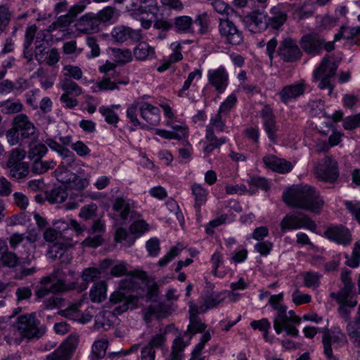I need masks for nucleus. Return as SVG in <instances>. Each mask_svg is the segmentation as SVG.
<instances>
[{
  "label": "nucleus",
  "instance_id": "1",
  "mask_svg": "<svg viewBox=\"0 0 360 360\" xmlns=\"http://www.w3.org/2000/svg\"><path fill=\"white\" fill-rule=\"evenodd\" d=\"M283 200L291 207L306 210L314 213H319L323 200L319 193L308 185L298 186L291 188L283 193Z\"/></svg>",
  "mask_w": 360,
  "mask_h": 360
},
{
  "label": "nucleus",
  "instance_id": "2",
  "mask_svg": "<svg viewBox=\"0 0 360 360\" xmlns=\"http://www.w3.org/2000/svg\"><path fill=\"white\" fill-rule=\"evenodd\" d=\"M136 277L131 276L120 282L118 290L111 294L110 302L114 306V314H122L129 309H134L137 305L138 297L130 293L136 287Z\"/></svg>",
  "mask_w": 360,
  "mask_h": 360
},
{
  "label": "nucleus",
  "instance_id": "3",
  "mask_svg": "<svg viewBox=\"0 0 360 360\" xmlns=\"http://www.w3.org/2000/svg\"><path fill=\"white\" fill-rule=\"evenodd\" d=\"M338 65L334 61L329 60L328 57L323 58L320 65L314 72V80L319 82L320 89H328V95H331L334 89L332 79L336 74Z\"/></svg>",
  "mask_w": 360,
  "mask_h": 360
},
{
  "label": "nucleus",
  "instance_id": "4",
  "mask_svg": "<svg viewBox=\"0 0 360 360\" xmlns=\"http://www.w3.org/2000/svg\"><path fill=\"white\" fill-rule=\"evenodd\" d=\"M39 321L34 314L22 315L18 318L15 327L20 333L27 338H39L46 331L44 326H39Z\"/></svg>",
  "mask_w": 360,
  "mask_h": 360
},
{
  "label": "nucleus",
  "instance_id": "5",
  "mask_svg": "<svg viewBox=\"0 0 360 360\" xmlns=\"http://www.w3.org/2000/svg\"><path fill=\"white\" fill-rule=\"evenodd\" d=\"M306 228L312 231L316 229L315 222L307 215L301 212H294L286 214L281 221V229L283 232L287 230Z\"/></svg>",
  "mask_w": 360,
  "mask_h": 360
},
{
  "label": "nucleus",
  "instance_id": "6",
  "mask_svg": "<svg viewBox=\"0 0 360 360\" xmlns=\"http://www.w3.org/2000/svg\"><path fill=\"white\" fill-rule=\"evenodd\" d=\"M146 2L132 1L129 6H127V8L134 18L141 21L143 28L148 29L152 25V19L146 20V18L150 14L154 17L158 9L156 6L147 5Z\"/></svg>",
  "mask_w": 360,
  "mask_h": 360
},
{
  "label": "nucleus",
  "instance_id": "7",
  "mask_svg": "<svg viewBox=\"0 0 360 360\" xmlns=\"http://www.w3.org/2000/svg\"><path fill=\"white\" fill-rule=\"evenodd\" d=\"M134 202L123 197L115 198L112 209L114 212V219L121 224L136 218L137 213L134 210Z\"/></svg>",
  "mask_w": 360,
  "mask_h": 360
},
{
  "label": "nucleus",
  "instance_id": "8",
  "mask_svg": "<svg viewBox=\"0 0 360 360\" xmlns=\"http://www.w3.org/2000/svg\"><path fill=\"white\" fill-rule=\"evenodd\" d=\"M65 273L59 269H55L50 275L44 276L40 284H50L53 293L65 292L77 288V282L68 283L63 278Z\"/></svg>",
  "mask_w": 360,
  "mask_h": 360
},
{
  "label": "nucleus",
  "instance_id": "9",
  "mask_svg": "<svg viewBox=\"0 0 360 360\" xmlns=\"http://www.w3.org/2000/svg\"><path fill=\"white\" fill-rule=\"evenodd\" d=\"M314 172L320 180L333 183L339 176L338 162L331 156H326L314 166Z\"/></svg>",
  "mask_w": 360,
  "mask_h": 360
},
{
  "label": "nucleus",
  "instance_id": "10",
  "mask_svg": "<svg viewBox=\"0 0 360 360\" xmlns=\"http://www.w3.org/2000/svg\"><path fill=\"white\" fill-rule=\"evenodd\" d=\"M274 309L277 311V315L274 320V328L277 334L285 330L288 335L298 336V330L291 324L288 323L287 308L283 304L275 305Z\"/></svg>",
  "mask_w": 360,
  "mask_h": 360
},
{
  "label": "nucleus",
  "instance_id": "11",
  "mask_svg": "<svg viewBox=\"0 0 360 360\" xmlns=\"http://www.w3.org/2000/svg\"><path fill=\"white\" fill-rule=\"evenodd\" d=\"M278 54L286 63H292L300 60L302 56L296 41L291 38L284 39L278 49Z\"/></svg>",
  "mask_w": 360,
  "mask_h": 360
},
{
  "label": "nucleus",
  "instance_id": "12",
  "mask_svg": "<svg viewBox=\"0 0 360 360\" xmlns=\"http://www.w3.org/2000/svg\"><path fill=\"white\" fill-rule=\"evenodd\" d=\"M219 32L224 36L228 43L232 45H239L243 41V35L235 24L229 19H219Z\"/></svg>",
  "mask_w": 360,
  "mask_h": 360
},
{
  "label": "nucleus",
  "instance_id": "13",
  "mask_svg": "<svg viewBox=\"0 0 360 360\" xmlns=\"http://www.w3.org/2000/svg\"><path fill=\"white\" fill-rule=\"evenodd\" d=\"M207 79L209 84L213 86L219 94H222L228 86L229 75L225 68L220 66L217 69L208 70Z\"/></svg>",
  "mask_w": 360,
  "mask_h": 360
},
{
  "label": "nucleus",
  "instance_id": "14",
  "mask_svg": "<svg viewBox=\"0 0 360 360\" xmlns=\"http://www.w3.org/2000/svg\"><path fill=\"white\" fill-rule=\"evenodd\" d=\"M13 128L18 132L22 139H30L36 134V127L25 114L17 115L13 120Z\"/></svg>",
  "mask_w": 360,
  "mask_h": 360
},
{
  "label": "nucleus",
  "instance_id": "15",
  "mask_svg": "<svg viewBox=\"0 0 360 360\" xmlns=\"http://www.w3.org/2000/svg\"><path fill=\"white\" fill-rule=\"evenodd\" d=\"M324 236L329 240L345 246L349 245L352 240L350 231L343 226L329 227L324 232Z\"/></svg>",
  "mask_w": 360,
  "mask_h": 360
},
{
  "label": "nucleus",
  "instance_id": "16",
  "mask_svg": "<svg viewBox=\"0 0 360 360\" xmlns=\"http://www.w3.org/2000/svg\"><path fill=\"white\" fill-rule=\"evenodd\" d=\"M248 30L254 33L260 32L269 25V18L263 12L255 10L246 16Z\"/></svg>",
  "mask_w": 360,
  "mask_h": 360
},
{
  "label": "nucleus",
  "instance_id": "17",
  "mask_svg": "<svg viewBox=\"0 0 360 360\" xmlns=\"http://www.w3.org/2000/svg\"><path fill=\"white\" fill-rule=\"evenodd\" d=\"M306 87L307 84L304 80H300L291 85L285 86L279 93L281 100L283 103H287L292 99L297 98L303 95Z\"/></svg>",
  "mask_w": 360,
  "mask_h": 360
},
{
  "label": "nucleus",
  "instance_id": "18",
  "mask_svg": "<svg viewBox=\"0 0 360 360\" xmlns=\"http://www.w3.org/2000/svg\"><path fill=\"white\" fill-rule=\"evenodd\" d=\"M300 44L307 53L316 55L323 50V39L316 34L304 35L300 40Z\"/></svg>",
  "mask_w": 360,
  "mask_h": 360
},
{
  "label": "nucleus",
  "instance_id": "19",
  "mask_svg": "<svg viewBox=\"0 0 360 360\" xmlns=\"http://www.w3.org/2000/svg\"><path fill=\"white\" fill-rule=\"evenodd\" d=\"M261 116L263 119V125L266 133L267 134L269 139L276 143L278 131V126L275 120V117L269 108H265L261 111Z\"/></svg>",
  "mask_w": 360,
  "mask_h": 360
},
{
  "label": "nucleus",
  "instance_id": "20",
  "mask_svg": "<svg viewBox=\"0 0 360 360\" xmlns=\"http://www.w3.org/2000/svg\"><path fill=\"white\" fill-rule=\"evenodd\" d=\"M111 34L117 42L126 41L129 38L134 41H139L141 39V30H134L123 25L115 27Z\"/></svg>",
  "mask_w": 360,
  "mask_h": 360
},
{
  "label": "nucleus",
  "instance_id": "21",
  "mask_svg": "<svg viewBox=\"0 0 360 360\" xmlns=\"http://www.w3.org/2000/svg\"><path fill=\"white\" fill-rule=\"evenodd\" d=\"M81 304V302L72 304L66 309L59 311L58 314L61 316L79 321L82 323H87L91 320L92 316L89 314H82L79 309Z\"/></svg>",
  "mask_w": 360,
  "mask_h": 360
},
{
  "label": "nucleus",
  "instance_id": "22",
  "mask_svg": "<svg viewBox=\"0 0 360 360\" xmlns=\"http://www.w3.org/2000/svg\"><path fill=\"white\" fill-rule=\"evenodd\" d=\"M263 162L267 167L279 173H287L292 168L290 162L278 158L273 155L265 156L263 158Z\"/></svg>",
  "mask_w": 360,
  "mask_h": 360
},
{
  "label": "nucleus",
  "instance_id": "23",
  "mask_svg": "<svg viewBox=\"0 0 360 360\" xmlns=\"http://www.w3.org/2000/svg\"><path fill=\"white\" fill-rule=\"evenodd\" d=\"M167 307L162 302H153L143 310V318L146 322H150L153 317L162 319L167 316Z\"/></svg>",
  "mask_w": 360,
  "mask_h": 360
},
{
  "label": "nucleus",
  "instance_id": "24",
  "mask_svg": "<svg viewBox=\"0 0 360 360\" xmlns=\"http://www.w3.org/2000/svg\"><path fill=\"white\" fill-rule=\"evenodd\" d=\"M101 22L96 14L87 13L83 15L79 22L80 30L87 33L98 32L100 30Z\"/></svg>",
  "mask_w": 360,
  "mask_h": 360
},
{
  "label": "nucleus",
  "instance_id": "25",
  "mask_svg": "<svg viewBox=\"0 0 360 360\" xmlns=\"http://www.w3.org/2000/svg\"><path fill=\"white\" fill-rule=\"evenodd\" d=\"M141 115L149 124L156 125L160 122L158 108L148 103H143L140 108Z\"/></svg>",
  "mask_w": 360,
  "mask_h": 360
},
{
  "label": "nucleus",
  "instance_id": "26",
  "mask_svg": "<svg viewBox=\"0 0 360 360\" xmlns=\"http://www.w3.org/2000/svg\"><path fill=\"white\" fill-rule=\"evenodd\" d=\"M221 293L207 290L202 297L203 306L201 307V312L204 313L210 309L214 308L223 301L221 298Z\"/></svg>",
  "mask_w": 360,
  "mask_h": 360
},
{
  "label": "nucleus",
  "instance_id": "27",
  "mask_svg": "<svg viewBox=\"0 0 360 360\" xmlns=\"http://www.w3.org/2000/svg\"><path fill=\"white\" fill-rule=\"evenodd\" d=\"M9 168V176L15 180H21L26 178L30 173V167L27 162H22L13 164V166H7Z\"/></svg>",
  "mask_w": 360,
  "mask_h": 360
},
{
  "label": "nucleus",
  "instance_id": "28",
  "mask_svg": "<svg viewBox=\"0 0 360 360\" xmlns=\"http://www.w3.org/2000/svg\"><path fill=\"white\" fill-rule=\"evenodd\" d=\"M134 57L139 60L155 57L154 48L146 42H140L134 50Z\"/></svg>",
  "mask_w": 360,
  "mask_h": 360
},
{
  "label": "nucleus",
  "instance_id": "29",
  "mask_svg": "<svg viewBox=\"0 0 360 360\" xmlns=\"http://www.w3.org/2000/svg\"><path fill=\"white\" fill-rule=\"evenodd\" d=\"M191 188L192 194L194 196L195 207L199 212L201 206L207 201V191L202 185L198 184H192Z\"/></svg>",
  "mask_w": 360,
  "mask_h": 360
},
{
  "label": "nucleus",
  "instance_id": "30",
  "mask_svg": "<svg viewBox=\"0 0 360 360\" xmlns=\"http://www.w3.org/2000/svg\"><path fill=\"white\" fill-rule=\"evenodd\" d=\"M108 347V341L105 339L95 341L91 347L90 357L92 360L103 359Z\"/></svg>",
  "mask_w": 360,
  "mask_h": 360
},
{
  "label": "nucleus",
  "instance_id": "31",
  "mask_svg": "<svg viewBox=\"0 0 360 360\" xmlns=\"http://www.w3.org/2000/svg\"><path fill=\"white\" fill-rule=\"evenodd\" d=\"M106 283L104 281L96 283L91 289L90 297L94 302H101L106 297Z\"/></svg>",
  "mask_w": 360,
  "mask_h": 360
},
{
  "label": "nucleus",
  "instance_id": "32",
  "mask_svg": "<svg viewBox=\"0 0 360 360\" xmlns=\"http://www.w3.org/2000/svg\"><path fill=\"white\" fill-rule=\"evenodd\" d=\"M56 165L53 160H32L31 171L36 174H41L53 169Z\"/></svg>",
  "mask_w": 360,
  "mask_h": 360
},
{
  "label": "nucleus",
  "instance_id": "33",
  "mask_svg": "<svg viewBox=\"0 0 360 360\" xmlns=\"http://www.w3.org/2000/svg\"><path fill=\"white\" fill-rule=\"evenodd\" d=\"M193 19L186 15L177 17L175 18L174 25L177 30L183 33H193Z\"/></svg>",
  "mask_w": 360,
  "mask_h": 360
},
{
  "label": "nucleus",
  "instance_id": "34",
  "mask_svg": "<svg viewBox=\"0 0 360 360\" xmlns=\"http://www.w3.org/2000/svg\"><path fill=\"white\" fill-rule=\"evenodd\" d=\"M271 13L272 16L269 18V25H270L273 29L277 30L286 21L287 15L276 7L272 8L271 9Z\"/></svg>",
  "mask_w": 360,
  "mask_h": 360
},
{
  "label": "nucleus",
  "instance_id": "35",
  "mask_svg": "<svg viewBox=\"0 0 360 360\" xmlns=\"http://www.w3.org/2000/svg\"><path fill=\"white\" fill-rule=\"evenodd\" d=\"M340 336H341V338L344 337V335L340 331L338 332V335L337 336L331 335L329 331L325 332L323 335L322 342L324 348V354L330 360L333 359L331 342L338 341V340L340 339Z\"/></svg>",
  "mask_w": 360,
  "mask_h": 360
},
{
  "label": "nucleus",
  "instance_id": "36",
  "mask_svg": "<svg viewBox=\"0 0 360 360\" xmlns=\"http://www.w3.org/2000/svg\"><path fill=\"white\" fill-rule=\"evenodd\" d=\"M59 84L60 88L65 91L64 94L77 96L82 93L81 87L70 78H64L60 82Z\"/></svg>",
  "mask_w": 360,
  "mask_h": 360
},
{
  "label": "nucleus",
  "instance_id": "37",
  "mask_svg": "<svg viewBox=\"0 0 360 360\" xmlns=\"http://www.w3.org/2000/svg\"><path fill=\"white\" fill-rule=\"evenodd\" d=\"M48 148L44 143H30L29 146L28 158L30 160H40L47 153Z\"/></svg>",
  "mask_w": 360,
  "mask_h": 360
},
{
  "label": "nucleus",
  "instance_id": "38",
  "mask_svg": "<svg viewBox=\"0 0 360 360\" xmlns=\"http://www.w3.org/2000/svg\"><path fill=\"white\" fill-rule=\"evenodd\" d=\"M358 34H360V27H351L347 26H342L339 32L335 34L334 40L338 41L341 39L351 40Z\"/></svg>",
  "mask_w": 360,
  "mask_h": 360
},
{
  "label": "nucleus",
  "instance_id": "39",
  "mask_svg": "<svg viewBox=\"0 0 360 360\" xmlns=\"http://www.w3.org/2000/svg\"><path fill=\"white\" fill-rule=\"evenodd\" d=\"M345 264L351 268H356L360 264V240H357L354 246L351 255L345 254Z\"/></svg>",
  "mask_w": 360,
  "mask_h": 360
},
{
  "label": "nucleus",
  "instance_id": "40",
  "mask_svg": "<svg viewBox=\"0 0 360 360\" xmlns=\"http://www.w3.org/2000/svg\"><path fill=\"white\" fill-rule=\"evenodd\" d=\"M314 11V5L311 1H304L295 8L294 15L298 19H303L311 16Z\"/></svg>",
  "mask_w": 360,
  "mask_h": 360
},
{
  "label": "nucleus",
  "instance_id": "41",
  "mask_svg": "<svg viewBox=\"0 0 360 360\" xmlns=\"http://www.w3.org/2000/svg\"><path fill=\"white\" fill-rule=\"evenodd\" d=\"M249 184V192L250 193H255L259 188L263 191H268L269 185L267 180L265 178L259 176L250 177L248 181Z\"/></svg>",
  "mask_w": 360,
  "mask_h": 360
},
{
  "label": "nucleus",
  "instance_id": "42",
  "mask_svg": "<svg viewBox=\"0 0 360 360\" xmlns=\"http://www.w3.org/2000/svg\"><path fill=\"white\" fill-rule=\"evenodd\" d=\"M67 197V192L61 187L54 188L46 193V198L51 203H61Z\"/></svg>",
  "mask_w": 360,
  "mask_h": 360
},
{
  "label": "nucleus",
  "instance_id": "43",
  "mask_svg": "<svg viewBox=\"0 0 360 360\" xmlns=\"http://www.w3.org/2000/svg\"><path fill=\"white\" fill-rule=\"evenodd\" d=\"M186 346V344L181 337L176 338L173 341L169 360H181V352Z\"/></svg>",
  "mask_w": 360,
  "mask_h": 360
},
{
  "label": "nucleus",
  "instance_id": "44",
  "mask_svg": "<svg viewBox=\"0 0 360 360\" xmlns=\"http://www.w3.org/2000/svg\"><path fill=\"white\" fill-rule=\"evenodd\" d=\"M119 84H127V82L117 81L115 78H112V76H104L100 82L96 83V86L99 91L113 90L118 89L117 85Z\"/></svg>",
  "mask_w": 360,
  "mask_h": 360
},
{
  "label": "nucleus",
  "instance_id": "45",
  "mask_svg": "<svg viewBox=\"0 0 360 360\" xmlns=\"http://www.w3.org/2000/svg\"><path fill=\"white\" fill-rule=\"evenodd\" d=\"M68 248L69 246L66 243H54L49 247L47 255L49 257L52 259H58L68 250Z\"/></svg>",
  "mask_w": 360,
  "mask_h": 360
},
{
  "label": "nucleus",
  "instance_id": "46",
  "mask_svg": "<svg viewBox=\"0 0 360 360\" xmlns=\"http://www.w3.org/2000/svg\"><path fill=\"white\" fill-rule=\"evenodd\" d=\"M79 342V338L76 335H70L58 347L62 349L65 354L71 358L72 352L76 349Z\"/></svg>",
  "mask_w": 360,
  "mask_h": 360
},
{
  "label": "nucleus",
  "instance_id": "47",
  "mask_svg": "<svg viewBox=\"0 0 360 360\" xmlns=\"http://www.w3.org/2000/svg\"><path fill=\"white\" fill-rule=\"evenodd\" d=\"M70 175L72 179H70V182L65 186L66 188L82 191L88 186L89 181L86 179L82 178L75 173Z\"/></svg>",
  "mask_w": 360,
  "mask_h": 360
},
{
  "label": "nucleus",
  "instance_id": "48",
  "mask_svg": "<svg viewBox=\"0 0 360 360\" xmlns=\"http://www.w3.org/2000/svg\"><path fill=\"white\" fill-rule=\"evenodd\" d=\"M321 275L316 272L308 271L303 274L304 284L307 288L316 289L319 285Z\"/></svg>",
  "mask_w": 360,
  "mask_h": 360
},
{
  "label": "nucleus",
  "instance_id": "49",
  "mask_svg": "<svg viewBox=\"0 0 360 360\" xmlns=\"http://www.w3.org/2000/svg\"><path fill=\"white\" fill-rule=\"evenodd\" d=\"M205 328L206 325L201 322L198 316H195V314L192 313L187 332L194 335L196 333H202Z\"/></svg>",
  "mask_w": 360,
  "mask_h": 360
},
{
  "label": "nucleus",
  "instance_id": "50",
  "mask_svg": "<svg viewBox=\"0 0 360 360\" xmlns=\"http://www.w3.org/2000/svg\"><path fill=\"white\" fill-rule=\"evenodd\" d=\"M347 332L353 344L360 348V325L347 323Z\"/></svg>",
  "mask_w": 360,
  "mask_h": 360
},
{
  "label": "nucleus",
  "instance_id": "51",
  "mask_svg": "<svg viewBox=\"0 0 360 360\" xmlns=\"http://www.w3.org/2000/svg\"><path fill=\"white\" fill-rule=\"evenodd\" d=\"M193 23L198 25L200 28L198 33L200 34H205L209 31L210 20L207 13H203L202 14L197 15Z\"/></svg>",
  "mask_w": 360,
  "mask_h": 360
},
{
  "label": "nucleus",
  "instance_id": "52",
  "mask_svg": "<svg viewBox=\"0 0 360 360\" xmlns=\"http://www.w3.org/2000/svg\"><path fill=\"white\" fill-rule=\"evenodd\" d=\"M112 51L117 58L116 62L119 64L124 65L131 60V53L129 49H112Z\"/></svg>",
  "mask_w": 360,
  "mask_h": 360
},
{
  "label": "nucleus",
  "instance_id": "53",
  "mask_svg": "<svg viewBox=\"0 0 360 360\" xmlns=\"http://www.w3.org/2000/svg\"><path fill=\"white\" fill-rule=\"evenodd\" d=\"M100 113L105 117V120L109 124L116 126L119 121L117 114L110 108L101 106L99 108Z\"/></svg>",
  "mask_w": 360,
  "mask_h": 360
},
{
  "label": "nucleus",
  "instance_id": "54",
  "mask_svg": "<svg viewBox=\"0 0 360 360\" xmlns=\"http://www.w3.org/2000/svg\"><path fill=\"white\" fill-rule=\"evenodd\" d=\"M115 240L116 242H124V245L129 247L134 243V238L129 236L127 231L122 228H118L115 232Z\"/></svg>",
  "mask_w": 360,
  "mask_h": 360
},
{
  "label": "nucleus",
  "instance_id": "55",
  "mask_svg": "<svg viewBox=\"0 0 360 360\" xmlns=\"http://www.w3.org/2000/svg\"><path fill=\"white\" fill-rule=\"evenodd\" d=\"M65 300L64 298L53 295L43 302V308L45 309H53L54 308H60L65 306Z\"/></svg>",
  "mask_w": 360,
  "mask_h": 360
},
{
  "label": "nucleus",
  "instance_id": "56",
  "mask_svg": "<svg viewBox=\"0 0 360 360\" xmlns=\"http://www.w3.org/2000/svg\"><path fill=\"white\" fill-rule=\"evenodd\" d=\"M11 18V13L9 8L4 6H0V34L3 33L8 25Z\"/></svg>",
  "mask_w": 360,
  "mask_h": 360
},
{
  "label": "nucleus",
  "instance_id": "57",
  "mask_svg": "<svg viewBox=\"0 0 360 360\" xmlns=\"http://www.w3.org/2000/svg\"><path fill=\"white\" fill-rule=\"evenodd\" d=\"M55 174L58 181L64 184L65 186L71 179L70 174H74V173L70 172L66 165H60L58 169H56Z\"/></svg>",
  "mask_w": 360,
  "mask_h": 360
},
{
  "label": "nucleus",
  "instance_id": "58",
  "mask_svg": "<svg viewBox=\"0 0 360 360\" xmlns=\"http://www.w3.org/2000/svg\"><path fill=\"white\" fill-rule=\"evenodd\" d=\"M0 262L4 266L13 268L18 264L19 257L14 252L8 251V248H7L6 253L3 255Z\"/></svg>",
  "mask_w": 360,
  "mask_h": 360
},
{
  "label": "nucleus",
  "instance_id": "59",
  "mask_svg": "<svg viewBox=\"0 0 360 360\" xmlns=\"http://www.w3.org/2000/svg\"><path fill=\"white\" fill-rule=\"evenodd\" d=\"M26 151L20 148L13 149L10 154L9 158L6 162V166H13V164L22 162V160L26 155Z\"/></svg>",
  "mask_w": 360,
  "mask_h": 360
},
{
  "label": "nucleus",
  "instance_id": "60",
  "mask_svg": "<svg viewBox=\"0 0 360 360\" xmlns=\"http://www.w3.org/2000/svg\"><path fill=\"white\" fill-rule=\"evenodd\" d=\"M0 107H4L3 112L6 114H14L22 111L23 105L21 102L6 101L0 104Z\"/></svg>",
  "mask_w": 360,
  "mask_h": 360
},
{
  "label": "nucleus",
  "instance_id": "61",
  "mask_svg": "<svg viewBox=\"0 0 360 360\" xmlns=\"http://www.w3.org/2000/svg\"><path fill=\"white\" fill-rule=\"evenodd\" d=\"M342 127L346 130H353L360 127V113L344 118Z\"/></svg>",
  "mask_w": 360,
  "mask_h": 360
},
{
  "label": "nucleus",
  "instance_id": "62",
  "mask_svg": "<svg viewBox=\"0 0 360 360\" xmlns=\"http://www.w3.org/2000/svg\"><path fill=\"white\" fill-rule=\"evenodd\" d=\"M212 5L218 13L229 16L234 13V10L225 1H212Z\"/></svg>",
  "mask_w": 360,
  "mask_h": 360
},
{
  "label": "nucleus",
  "instance_id": "63",
  "mask_svg": "<svg viewBox=\"0 0 360 360\" xmlns=\"http://www.w3.org/2000/svg\"><path fill=\"white\" fill-rule=\"evenodd\" d=\"M354 289V288H352L343 286L340 288L339 292H333L330 294V296L335 299L338 303H341L342 302L345 301V299H348Z\"/></svg>",
  "mask_w": 360,
  "mask_h": 360
},
{
  "label": "nucleus",
  "instance_id": "64",
  "mask_svg": "<svg viewBox=\"0 0 360 360\" xmlns=\"http://www.w3.org/2000/svg\"><path fill=\"white\" fill-rule=\"evenodd\" d=\"M101 271L97 268H86L83 270L82 278L86 283L92 282L94 279L100 278Z\"/></svg>",
  "mask_w": 360,
  "mask_h": 360
}]
</instances>
